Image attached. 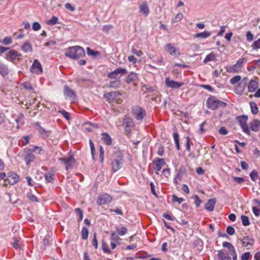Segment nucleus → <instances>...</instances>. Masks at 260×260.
<instances>
[{
    "mask_svg": "<svg viewBox=\"0 0 260 260\" xmlns=\"http://www.w3.org/2000/svg\"><path fill=\"white\" fill-rule=\"evenodd\" d=\"M112 170L116 172L120 170L124 162V155L121 151L116 150L113 153L111 158Z\"/></svg>",
    "mask_w": 260,
    "mask_h": 260,
    "instance_id": "nucleus-1",
    "label": "nucleus"
},
{
    "mask_svg": "<svg viewBox=\"0 0 260 260\" xmlns=\"http://www.w3.org/2000/svg\"><path fill=\"white\" fill-rule=\"evenodd\" d=\"M85 54L84 49L79 46L70 47L65 53L66 56L74 59H77Z\"/></svg>",
    "mask_w": 260,
    "mask_h": 260,
    "instance_id": "nucleus-2",
    "label": "nucleus"
},
{
    "mask_svg": "<svg viewBox=\"0 0 260 260\" xmlns=\"http://www.w3.org/2000/svg\"><path fill=\"white\" fill-rule=\"evenodd\" d=\"M207 107L212 110H215L219 107H225L227 104L217 100L214 96H210L206 101Z\"/></svg>",
    "mask_w": 260,
    "mask_h": 260,
    "instance_id": "nucleus-3",
    "label": "nucleus"
},
{
    "mask_svg": "<svg viewBox=\"0 0 260 260\" xmlns=\"http://www.w3.org/2000/svg\"><path fill=\"white\" fill-rule=\"evenodd\" d=\"M132 112L134 117L137 120H142L146 115L145 110L142 107L138 105L132 107Z\"/></svg>",
    "mask_w": 260,
    "mask_h": 260,
    "instance_id": "nucleus-4",
    "label": "nucleus"
},
{
    "mask_svg": "<svg viewBox=\"0 0 260 260\" xmlns=\"http://www.w3.org/2000/svg\"><path fill=\"white\" fill-rule=\"evenodd\" d=\"M58 160L62 162L65 166L66 170H69L73 168V165L76 162L73 155L69 153L67 157H61L58 158Z\"/></svg>",
    "mask_w": 260,
    "mask_h": 260,
    "instance_id": "nucleus-5",
    "label": "nucleus"
},
{
    "mask_svg": "<svg viewBox=\"0 0 260 260\" xmlns=\"http://www.w3.org/2000/svg\"><path fill=\"white\" fill-rule=\"evenodd\" d=\"M247 59L245 57L239 59L237 63L232 66L229 67L227 71L229 73H238L242 71V68L246 62Z\"/></svg>",
    "mask_w": 260,
    "mask_h": 260,
    "instance_id": "nucleus-6",
    "label": "nucleus"
},
{
    "mask_svg": "<svg viewBox=\"0 0 260 260\" xmlns=\"http://www.w3.org/2000/svg\"><path fill=\"white\" fill-rule=\"evenodd\" d=\"M248 118V116L245 115L237 116L236 117V120L239 122L243 131L246 134L250 135V132L247 124Z\"/></svg>",
    "mask_w": 260,
    "mask_h": 260,
    "instance_id": "nucleus-7",
    "label": "nucleus"
},
{
    "mask_svg": "<svg viewBox=\"0 0 260 260\" xmlns=\"http://www.w3.org/2000/svg\"><path fill=\"white\" fill-rule=\"evenodd\" d=\"M122 125L124 128L126 135L128 136L131 133V129L135 126V124L132 118L125 116L123 118Z\"/></svg>",
    "mask_w": 260,
    "mask_h": 260,
    "instance_id": "nucleus-8",
    "label": "nucleus"
},
{
    "mask_svg": "<svg viewBox=\"0 0 260 260\" xmlns=\"http://www.w3.org/2000/svg\"><path fill=\"white\" fill-rule=\"evenodd\" d=\"M127 70L124 68H118L114 71L109 73L107 74V77L109 79H114L115 80H120V77L127 74Z\"/></svg>",
    "mask_w": 260,
    "mask_h": 260,
    "instance_id": "nucleus-9",
    "label": "nucleus"
},
{
    "mask_svg": "<svg viewBox=\"0 0 260 260\" xmlns=\"http://www.w3.org/2000/svg\"><path fill=\"white\" fill-rule=\"evenodd\" d=\"M20 180V177L15 172L11 171L8 173L7 177L5 179V184L4 185H7V183L11 185H14L18 183Z\"/></svg>",
    "mask_w": 260,
    "mask_h": 260,
    "instance_id": "nucleus-10",
    "label": "nucleus"
},
{
    "mask_svg": "<svg viewBox=\"0 0 260 260\" xmlns=\"http://www.w3.org/2000/svg\"><path fill=\"white\" fill-rule=\"evenodd\" d=\"M34 126L36 129L37 131L39 136L40 137L43 139H46L48 138L51 133V131L45 129L43 127H42L39 122H35Z\"/></svg>",
    "mask_w": 260,
    "mask_h": 260,
    "instance_id": "nucleus-11",
    "label": "nucleus"
},
{
    "mask_svg": "<svg viewBox=\"0 0 260 260\" xmlns=\"http://www.w3.org/2000/svg\"><path fill=\"white\" fill-rule=\"evenodd\" d=\"M166 165L164 158H156L152 161L153 169L156 171V174H158V172L160 171L162 166Z\"/></svg>",
    "mask_w": 260,
    "mask_h": 260,
    "instance_id": "nucleus-12",
    "label": "nucleus"
},
{
    "mask_svg": "<svg viewBox=\"0 0 260 260\" xmlns=\"http://www.w3.org/2000/svg\"><path fill=\"white\" fill-rule=\"evenodd\" d=\"M112 200V198L110 195L108 193H104L103 194L98 196L97 204L100 206L108 204L110 203Z\"/></svg>",
    "mask_w": 260,
    "mask_h": 260,
    "instance_id": "nucleus-13",
    "label": "nucleus"
},
{
    "mask_svg": "<svg viewBox=\"0 0 260 260\" xmlns=\"http://www.w3.org/2000/svg\"><path fill=\"white\" fill-rule=\"evenodd\" d=\"M247 82L248 78L247 77H245L242 80L235 88V92L239 95H241L244 92V90L247 85Z\"/></svg>",
    "mask_w": 260,
    "mask_h": 260,
    "instance_id": "nucleus-14",
    "label": "nucleus"
},
{
    "mask_svg": "<svg viewBox=\"0 0 260 260\" xmlns=\"http://www.w3.org/2000/svg\"><path fill=\"white\" fill-rule=\"evenodd\" d=\"M165 48L166 51L173 56H179L180 55L178 49L171 43L166 44Z\"/></svg>",
    "mask_w": 260,
    "mask_h": 260,
    "instance_id": "nucleus-15",
    "label": "nucleus"
},
{
    "mask_svg": "<svg viewBox=\"0 0 260 260\" xmlns=\"http://www.w3.org/2000/svg\"><path fill=\"white\" fill-rule=\"evenodd\" d=\"M166 85L174 89H178L183 85L182 82H178L174 80H170L169 78H167L165 80Z\"/></svg>",
    "mask_w": 260,
    "mask_h": 260,
    "instance_id": "nucleus-16",
    "label": "nucleus"
},
{
    "mask_svg": "<svg viewBox=\"0 0 260 260\" xmlns=\"http://www.w3.org/2000/svg\"><path fill=\"white\" fill-rule=\"evenodd\" d=\"M121 95L122 93L119 91H115L105 93L104 96L109 101H114L119 96Z\"/></svg>",
    "mask_w": 260,
    "mask_h": 260,
    "instance_id": "nucleus-17",
    "label": "nucleus"
},
{
    "mask_svg": "<svg viewBox=\"0 0 260 260\" xmlns=\"http://www.w3.org/2000/svg\"><path fill=\"white\" fill-rule=\"evenodd\" d=\"M21 56V55L19 54L17 51L15 50H11L9 52H8L7 57L6 58L8 60L14 61Z\"/></svg>",
    "mask_w": 260,
    "mask_h": 260,
    "instance_id": "nucleus-18",
    "label": "nucleus"
},
{
    "mask_svg": "<svg viewBox=\"0 0 260 260\" xmlns=\"http://www.w3.org/2000/svg\"><path fill=\"white\" fill-rule=\"evenodd\" d=\"M35 159V156L30 149L25 151L24 160L26 165H29L31 162H32Z\"/></svg>",
    "mask_w": 260,
    "mask_h": 260,
    "instance_id": "nucleus-19",
    "label": "nucleus"
},
{
    "mask_svg": "<svg viewBox=\"0 0 260 260\" xmlns=\"http://www.w3.org/2000/svg\"><path fill=\"white\" fill-rule=\"evenodd\" d=\"M139 9L140 12L145 17H147L150 13L149 8L146 1H144L139 5Z\"/></svg>",
    "mask_w": 260,
    "mask_h": 260,
    "instance_id": "nucleus-20",
    "label": "nucleus"
},
{
    "mask_svg": "<svg viewBox=\"0 0 260 260\" xmlns=\"http://www.w3.org/2000/svg\"><path fill=\"white\" fill-rule=\"evenodd\" d=\"M31 69L32 72L38 74H41L43 72L41 64L37 59L34 60Z\"/></svg>",
    "mask_w": 260,
    "mask_h": 260,
    "instance_id": "nucleus-21",
    "label": "nucleus"
},
{
    "mask_svg": "<svg viewBox=\"0 0 260 260\" xmlns=\"http://www.w3.org/2000/svg\"><path fill=\"white\" fill-rule=\"evenodd\" d=\"M242 242L243 246L247 247L248 246H252L254 243V240L248 236L244 237L242 239H240Z\"/></svg>",
    "mask_w": 260,
    "mask_h": 260,
    "instance_id": "nucleus-22",
    "label": "nucleus"
},
{
    "mask_svg": "<svg viewBox=\"0 0 260 260\" xmlns=\"http://www.w3.org/2000/svg\"><path fill=\"white\" fill-rule=\"evenodd\" d=\"M63 95L66 98H72L75 96L74 91L70 88L67 85L64 86Z\"/></svg>",
    "mask_w": 260,
    "mask_h": 260,
    "instance_id": "nucleus-23",
    "label": "nucleus"
},
{
    "mask_svg": "<svg viewBox=\"0 0 260 260\" xmlns=\"http://www.w3.org/2000/svg\"><path fill=\"white\" fill-rule=\"evenodd\" d=\"M250 126L251 131L254 132H258L260 129V121L255 119L250 122Z\"/></svg>",
    "mask_w": 260,
    "mask_h": 260,
    "instance_id": "nucleus-24",
    "label": "nucleus"
},
{
    "mask_svg": "<svg viewBox=\"0 0 260 260\" xmlns=\"http://www.w3.org/2000/svg\"><path fill=\"white\" fill-rule=\"evenodd\" d=\"M138 80V74L135 72H131L127 76L125 81L127 83L129 84L132 82H137Z\"/></svg>",
    "mask_w": 260,
    "mask_h": 260,
    "instance_id": "nucleus-25",
    "label": "nucleus"
},
{
    "mask_svg": "<svg viewBox=\"0 0 260 260\" xmlns=\"http://www.w3.org/2000/svg\"><path fill=\"white\" fill-rule=\"evenodd\" d=\"M216 201L215 199H209L207 203L205 204V209L209 212L213 211L215 205L216 204Z\"/></svg>",
    "mask_w": 260,
    "mask_h": 260,
    "instance_id": "nucleus-26",
    "label": "nucleus"
},
{
    "mask_svg": "<svg viewBox=\"0 0 260 260\" xmlns=\"http://www.w3.org/2000/svg\"><path fill=\"white\" fill-rule=\"evenodd\" d=\"M9 73V69L8 67L6 64L0 62V74L3 77H5L8 75Z\"/></svg>",
    "mask_w": 260,
    "mask_h": 260,
    "instance_id": "nucleus-27",
    "label": "nucleus"
},
{
    "mask_svg": "<svg viewBox=\"0 0 260 260\" xmlns=\"http://www.w3.org/2000/svg\"><path fill=\"white\" fill-rule=\"evenodd\" d=\"M222 246L229 249L230 254H231L232 256L237 254L234 246L231 243L229 242H223L222 243Z\"/></svg>",
    "mask_w": 260,
    "mask_h": 260,
    "instance_id": "nucleus-28",
    "label": "nucleus"
},
{
    "mask_svg": "<svg viewBox=\"0 0 260 260\" xmlns=\"http://www.w3.org/2000/svg\"><path fill=\"white\" fill-rule=\"evenodd\" d=\"M222 246L229 249L230 254H231L232 256L237 254L234 246L231 243L229 242H223L222 243Z\"/></svg>",
    "mask_w": 260,
    "mask_h": 260,
    "instance_id": "nucleus-29",
    "label": "nucleus"
},
{
    "mask_svg": "<svg viewBox=\"0 0 260 260\" xmlns=\"http://www.w3.org/2000/svg\"><path fill=\"white\" fill-rule=\"evenodd\" d=\"M258 87V82L255 80H251L248 85V89L249 92H253Z\"/></svg>",
    "mask_w": 260,
    "mask_h": 260,
    "instance_id": "nucleus-30",
    "label": "nucleus"
},
{
    "mask_svg": "<svg viewBox=\"0 0 260 260\" xmlns=\"http://www.w3.org/2000/svg\"><path fill=\"white\" fill-rule=\"evenodd\" d=\"M101 140L107 145H110L112 144V139L108 133H103L101 134Z\"/></svg>",
    "mask_w": 260,
    "mask_h": 260,
    "instance_id": "nucleus-31",
    "label": "nucleus"
},
{
    "mask_svg": "<svg viewBox=\"0 0 260 260\" xmlns=\"http://www.w3.org/2000/svg\"><path fill=\"white\" fill-rule=\"evenodd\" d=\"M121 85L120 80H115L114 81H110L109 83L107 85V87L117 89Z\"/></svg>",
    "mask_w": 260,
    "mask_h": 260,
    "instance_id": "nucleus-32",
    "label": "nucleus"
},
{
    "mask_svg": "<svg viewBox=\"0 0 260 260\" xmlns=\"http://www.w3.org/2000/svg\"><path fill=\"white\" fill-rule=\"evenodd\" d=\"M217 257L220 260H232L231 257L228 255L222 250L218 251Z\"/></svg>",
    "mask_w": 260,
    "mask_h": 260,
    "instance_id": "nucleus-33",
    "label": "nucleus"
},
{
    "mask_svg": "<svg viewBox=\"0 0 260 260\" xmlns=\"http://www.w3.org/2000/svg\"><path fill=\"white\" fill-rule=\"evenodd\" d=\"M212 34V32L211 31H204L202 32H199L197 33L194 35V37L195 38H203V39H206L210 37Z\"/></svg>",
    "mask_w": 260,
    "mask_h": 260,
    "instance_id": "nucleus-34",
    "label": "nucleus"
},
{
    "mask_svg": "<svg viewBox=\"0 0 260 260\" xmlns=\"http://www.w3.org/2000/svg\"><path fill=\"white\" fill-rule=\"evenodd\" d=\"M215 54L213 52H211L206 56L203 60V62L206 64L209 61L215 60Z\"/></svg>",
    "mask_w": 260,
    "mask_h": 260,
    "instance_id": "nucleus-35",
    "label": "nucleus"
},
{
    "mask_svg": "<svg viewBox=\"0 0 260 260\" xmlns=\"http://www.w3.org/2000/svg\"><path fill=\"white\" fill-rule=\"evenodd\" d=\"M55 174L53 172H50L46 173L45 179L48 182H52L54 180Z\"/></svg>",
    "mask_w": 260,
    "mask_h": 260,
    "instance_id": "nucleus-36",
    "label": "nucleus"
},
{
    "mask_svg": "<svg viewBox=\"0 0 260 260\" xmlns=\"http://www.w3.org/2000/svg\"><path fill=\"white\" fill-rule=\"evenodd\" d=\"M173 138L174 139L175 143L176 148L178 150L180 149V146L179 143V136L178 133L176 132L173 134Z\"/></svg>",
    "mask_w": 260,
    "mask_h": 260,
    "instance_id": "nucleus-37",
    "label": "nucleus"
},
{
    "mask_svg": "<svg viewBox=\"0 0 260 260\" xmlns=\"http://www.w3.org/2000/svg\"><path fill=\"white\" fill-rule=\"evenodd\" d=\"M22 50L26 53L28 52V51H31L32 47L30 43L28 42H26L24 43L22 46Z\"/></svg>",
    "mask_w": 260,
    "mask_h": 260,
    "instance_id": "nucleus-38",
    "label": "nucleus"
},
{
    "mask_svg": "<svg viewBox=\"0 0 260 260\" xmlns=\"http://www.w3.org/2000/svg\"><path fill=\"white\" fill-rule=\"evenodd\" d=\"M115 229L117 234L120 236L124 235L127 232V229L125 227H118L117 226Z\"/></svg>",
    "mask_w": 260,
    "mask_h": 260,
    "instance_id": "nucleus-39",
    "label": "nucleus"
},
{
    "mask_svg": "<svg viewBox=\"0 0 260 260\" xmlns=\"http://www.w3.org/2000/svg\"><path fill=\"white\" fill-rule=\"evenodd\" d=\"M86 51H87V54L89 56H92L94 57L98 55H100V52H99L98 51H94L93 50H91L89 47H87L86 48Z\"/></svg>",
    "mask_w": 260,
    "mask_h": 260,
    "instance_id": "nucleus-40",
    "label": "nucleus"
},
{
    "mask_svg": "<svg viewBox=\"0 0 260 260\" xmlns=\"http://www.w3.org/2000/svg\"><path fill=\"white\" fill-rule=\"evenodd\" d=\"M89 231L86 227H83L81 230V237L83 240H86L88 237Z\"/></svg>",
    "mask_w": 260,
    "mask_h": 260,
    "instance_id": "nucleus-41",
    "label": "nucleus"
},
{
    "mask_svg": "<svg viewBox=\"0 0 260 260\" xmlns=\"http://www.w3.org/2000/svg\"><path fill=\"white\" fill-rule=\"evenodd\" d=\"M58 18L55 16H53L51 17V18L49 20H48L46 23L48 25H54L58 23Z\"/></svg>",
    "mask_w": 260,
    "mask_h": 260,
    "instance_id": "nucleus-42",
    "label": "nucleus"
},
{
    "mask_svg": "<svg viewBox=\"0 0 260 260\" xmlns=\"http://www.w3.org/2000/svg\"><path fill=\"white\" fill-rule=\"evenodd\" d=\"M120 239L118 236L116 234L115 232H112L111 233L110 240L112 242H116L117 244H119V240Z\"/></svg>",
    "mask_w": 260,
    "mask_h": 260,
    "instance_id": "nucleus-43",
    "label": "nucleus"
},
{
    "mask_svg": "<svg viewBox=\"0 0 260 260\" xmlns=\"http://www.w3.org/2000/svg\"><path fill=\"white\" fill-rule=\"evenodd\" d=\"M250 106L252 113L253 114H257L258 113V107L257 104L254 102H251L250 103Z\"/></svg>",
    "mask_w": 260,
    "mask_h": 260,
    "instance_id": "nucleus-44",
    "label": "nucleus"
},
{
    "mask_svg": "<svg viewBox=\"0 0 260 260\" xmlns=\"http://www.w3.org/2000/svg\"><path fill=\"white\" fill-rule=\"evenodd\" d=\"M89 143L90 148V150H91V154L92 155V159L93 160H95V147H94V143H93V142L91 140H89Z\"/></svg>",
    "mask_w": 260,
    "mask_h": 260,
    "instance_id": "nucleus-45",
    "label": "nucleus"
},
{
    "mask_svg": "<svg viewBox=\"0 0 260 260\" xmlns=\"http://www.w3.org/2000/svg\"><path fill=\"white\" fill-rule=\"evenodd\" d=\"M183 17V15L182 13H178L175 17L172 19V23H175L180 21Z\"/></svg>",
    "mask_w": 260,
    "mask_h": 260,
    "instance_id": "nucleus-46",
    "label": "nucleus"
},
{
    "mask_svg": "<svg viewBox=\"0 0 260 260\" xmlns=\"http://www.w3.org/2000/svg\"><path fill=\"white\" fill-rule=\"evenodd\" d=\"M241 219L242 222V224L244 226H248L250 224V221L248 216L243 215L241 216Z\"/></svg>",
    "mask_w": 260,
    "mask_h": 260,
    "instance_id": "nucleus-47",
    "label": "nucleus"
},
{
    "mask_svg": "<svg viewBox=\"0 0 260 260\" xmlns=\"http://www.w3.org/2000/svg\"><path fill=\"white\" fill-rule=\"evenodd\" d=\"M241 80V77L239 75H237V76H235L234 77L230 79V83L234 85V84L237 83L238 82H240Z\"/></svg>",
    "mask_w": 260,
    "mask_h": 260,
    "instance_id": "nucleus-48",
    "label": "nucleus"
},
{
    "mask_svg": "<svg viewBox=\"0 0 260 260\" xmlns=\"http://www.w3.org/2000/svg\"><path fill=\"white\" fill-rule=\"evenodd\" d=\"M26 197L30 201L32 202H39L38 199L31 192H28L26 194Z\"/></svg>",
    "mask_w": 260,
    "mask_h": 260,
    "instance_id": "nucleus-49",
    "label": "nucleus"
},
{
    "mask_svg": "<svg viewBox=\"0 0 260 260\" xmlns=\"http://www.w3.org/2000/svg\"><path fill=\"white\" fill-rule=\"evenodd\" d=\"M184 201V199L182 198H178L176 195L173 194L172 196V202L174 203L177 202L180 204Z\"/></svg>",
    "mask_w": 260,
    "mask_h": 260,
    "instance_id": "nucleus-50",
    "label": "nucleus"
},
{
    "mask_svg": "<svg viewBox=\"0 0 260 260\" xmlns=\"http://www.w3.org/2000/svg\"><path fill=\"white\" fill-rule=\"evenodd\" d=\"M250 177L252 181H255L258 177L257 172L255 170H253L250 174Z\"/></svg>",
    "mask_w": 260,
    "mask_h": 260,
    "instance_id": "nucleus-51",
    "label": "nucleus"
},
{
    "mask_svg": "<svg viewBox=\"0 0 260 260\" xmlns=\"http://www.w3.org/2000/svg\"><path fill=\"white\" fill-rule=\"evenodd\" d=\"M251 47L254 50L260 49V38L254 41L251 45Z\"/></svg>",
    "mask_w": 260,
    "mask_h": 260,
    "instance_id": "nucleus-52",
    "label": "nucleus"
},
{
    "mask_svg": "<svg viewBox=\"0 0 260 260\" xmlns=\"http://www.w3.org/2000/svg\"><path fill=\"white\" fill-rule=\"evenodd\" d=\"M60 113L67 120H69L71 118L70 114L64 110L59 111Z\"/></svg>",
    "mask_w": 260,
    "mask_h": 260,
    "instance_id": "nucleus-53",
    "label": "nucleus"
},
{
    "mask_svg": "<svg viewBox=\"0 0 260 260\" xmlns=\"http://www.w3.org/2000/svg\"><path fill=\"white\" fill-rule=\"evenodd\" d=\"M2 43L5 45H8L12 43V40L11 37H5L2 41Z\"/></svg>",
    "mask_w": 260,
    "mask_h": 260,
    "instance_id": "nucleus-54",
    "label": "nucleus"
},
{
    "mask_svg": "<svg viewBox=\"0 0 260 260\" xmlns=\"http://www.w3.org/2000/svg\"><path fill=\"white\" fill-rule=\"evenodd\" d=\"M102 248L104 253L108 254L111 253L110 250L106 246V244L104 240H102Z\"/></svg>",
    "mask_w": 260,
    "mask_h": 260,
    "instance_id": "nucleus-55",
    "label": "nucleus"
},
{
    "mask_svg": "<svg viewBox=\"0 0 260 260\" xmlns=\"http://www.w3.org/2000/svg\"><path fill=\"white\" fill-rule=\"evenodd\" d=\"M100 159L102 163L104 161V150L102 146L99 147Z\"/></svg>",
    "mask_w": 260,
    "mask_h": 260,
    "instance_id": "nucleus-56",
    "label": "nucleus"
},
{
    "mask_svg": "<svg viewBox=\"0 0 260 260\" xmlns=\"http://www.w3.org/2000/svg\"><path fill=\"white\" fill-rule=\"evenodd\" d=\"M193 198L194 199V203L196 207H199L202 203V200L200 199L198 195H195Z\"/></svg>",
    "mask_w": 260,
    "mask_h": 260,
    "instance_id": "nucleus-57",
    "label": "nucleus"
},
{
    "mask_svg": "<svg viewBox=\"0 0 260 260\" xmlns=\"http://www.w3.org/2000/svg\"><path fill=\"white\" fill-rule=\"evenodd\" d=\"M13 242H12V245L14 248L16 249H18L20 248V246L19 245V240L16 238L14 237L13 238Z\"/></svg>",
    "mask_w": 260,
    "mask_h": 260,
    "instance_id": "nucleus-58",
    "label": "nucleus"
},
{
    "mask_svg": "<svg viewBox=\"0 0 260 260\" xmlns=\"http://www.w3.org/2000/svg\"><path fill=\"white\" fill-rule=\"evenodd\" d=\"M92 244L94 247L95 249H97L98 247V242L96 239V234L94 233L93 234V239L92 241Z\"/></svg>",
    "mask_w": 260,
    "mask_h": 260,
    "instance_id": "nucleus-59",
    "label": "nucleus"
},
{
    "mask_svg": "<svg viewBox=\"0 0 260 260\" xmlns=\"http://www.w3.org/2000/svg\"><path fill=\"white\" fill-rule=\"evenodd\" d=\"M162 217L170 221H174L175 219V218L174 216H171L170 214L167 212L163 214Z\"/></svg>",
    "mask_w": 260,
    "mask_h": 260,
    "instance_id": "nucleus-60",
    "label": "nucleus"
},
{
    "mask_svg": "<svg viewBox=\"0 0 260 260\" xmlns=\"http://www.w3.org/2000/svg\"><path fill=\"white\" fill-rule=\"evenodd\" d=\"M112 27L113 26L111 25H105L103 26L102 30L105 33L108 34L109 32V31L112 28Z\"/></svg>",
    "mask_w": 260,
    "mask_h": 260,
    "instance_id": "nucleus-61",
    "label": "nucleus"
},
{
    "mask_svg": "<svg viewBox=\"0 0 260 260\" xmlns=\"http://www.w3.org/2000/svg\"><path fill=\"white\" fill-rule=\"evenodd\" d=\"M76 212L78 214L79 216V221H82L83 217V211L79 208H77L75 209Z\"/></svg>",
    "mask_w": 260,
    "mask_h": 260,
    "instance_id": "nucleus-62",
    "label": "nucleus"
},
{
    "mask_svg": "<svg viewBox=\"0 0 260 260\" xmlns=\"http://www.w3.org/2000/svg\"><path fill=\"white\" fill-rule=\"evenodd\" d=\"M258 67H260V64L257 62H255L252 66L247 67L248 71L252 72L254 71Z\"/></svg>",
    "mask_w": 260,
    "mask_h": 260,
    "instance_id": "nucleus-63",
    "label": "nucleus"
},
{
    "mask_svg": "<svg viewBox=\"0 0 260 260\" xmlns=\"http://www.w3.org/2000/svg\"><path fill=\"white\" fill-rule=\"evenodd\" d=\"M226 232L230 235H233L235 233V230L232 226H228L226 228Z\"/></svg>",
    "mask_w": 260,
    "mask_h": 260,
    "instance_id": "nucleus-64",
    "label": "nucleus"
}]
</instances>
